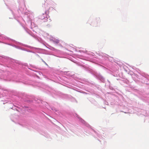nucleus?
Listing matches in <instances>:
<instances>
[{
    "label": "nucleus",
    "mask_w": 149,
    "mask_h": 149,
    "mask_svg": "<svg viewBox=\"0 0 149 149\" xmlns=\"http://www.w3.org/2000/svg\"><path fill=\"white\" fill-rule=\"evenodd\" d=\"M45 15L44 14H42L41 15H40L39 18L42 19H44L45 17Z\"/></svg>",
    "instance_id": "nucleus-1"
}]
</instances>
